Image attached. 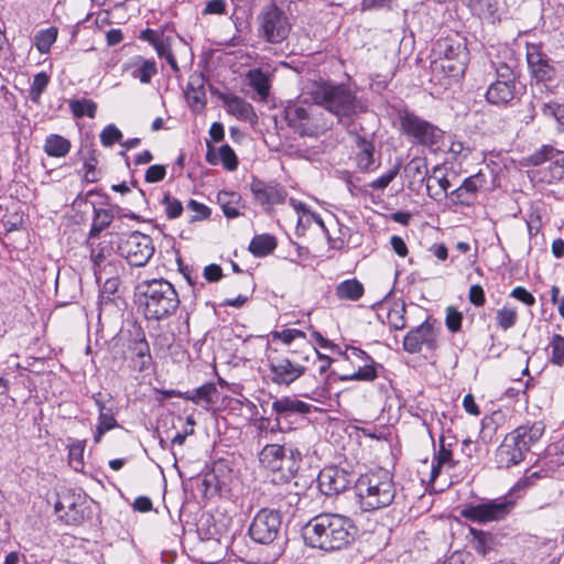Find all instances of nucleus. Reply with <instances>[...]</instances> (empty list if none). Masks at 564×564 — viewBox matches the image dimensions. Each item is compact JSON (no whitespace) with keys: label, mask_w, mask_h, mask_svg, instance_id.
Listing matches in <instances>:
<instances>
[{"label":"nucleus","mask_w":564,"mask_h":564,"mask_svg":"<svg viewBox=\"0 0 564 564\" xmlns=\"http://www.w3.org/2000/svg\"><path fill=\"white\" fill-rule=\"evenodd\" d=\"M355 521L340 513L323 512L302 528L305 545L326 553L348 549L358 536Z\"/></svg>","instance_id":"1"},{"label":"nucleus","mask_w":564,"mask_h":564,"mask_svg":"<svg viewBox=\"0 0 564 564\" xmlns=\"http://www.w3.org/2000/svg\"><path fill=\"white\" fill-rule=\"evenodd\" d=\"M135 291L139 308L147 321L164 322L180 308L181 300L176 289L163 278L141 281Z\"/></svg>","instance_id":"2"},{"label":"nucleus","mask_w":564,"mask_h":564,"mask_svg":"<svg viewBox=\"0 0 564 564\" xmlns=\"http://www.w3.org/2000/svg\"><path fill=\"white\" fill-rule=\"evenodd\" d=\"M315 105L337 117L338 123L349 126L364 111L356 94L345 84L316 83L311 93Z\"/></svg>","instance_id":"3"},{"label":"nucleus","mask_w":564,"mask_h":564,"mask_svg":"<svg viewBox=\"0 0 564 564\" xmlns=\"http://www.w3.org/2000/svg\"><path fill=\"white\" fill-rule=\"evenodd\" d=\"M355 494L364 511L389 507L395 497V486L387 470L378 469L360 475L355 481Z\"/></svg>","instance_id":"4"},{"label":"nucleus","mask_w":564,"mask_h":564,"mask_svg":"<svg viewBox=\"0 0 564 564\" xmlns=\"http://www.w3.org/2000/svg\"><path fill=\"white\" fill-rule=\"evenodd\" d=\"M302 460L301 451L293 444H268L259 453L261 467L270 471L271 481L275 485L293 479Z\"/></svg>","instance_id":"5"},{"label":"nucleus","mask_w":564,"mask_h":564,"mask_svg":"<svg viewBox=\"0 0 564 564\" xmlns=\"http://www.w3.org/2000/svg\"><path fill=\"white\" fill-rule=\"evenodd\" d=\"M525 57L531 82L551 94H558V78L564 65L551 58L541 44L527 43Z\"/></svg>","instance_id":"6"},{"label":"nucleus","mask_w":564,"mask_h":564,"mask_svg":"<svg viewBox=\"0 0 564 564\" xmlns=\"http://www.w3.org/2000/svg\"><path fill=\"white\" fill-rule=\"evenodd\" d=\"M398 120L402 134L412 140L414 144L436 151L444 139V131L432 122L421 118L409 109L398 111Z\"/></svg>","instance_id":"7"},{"label":"nucleus","mask_w":564,"mask_h":564,"mask_svg":"<svg viewBox=\"0 0 564 564\" xmlns=\"http://www.w3.org/2000/svg\"><path fill=\"white\" fill-rule=\"evenodd\" d=\"M440 65L452 77L463 76L469 62V52L464 40L445 37L438 40L433 48Z\"/></svg>","instance_id":"8"},{"label":"nucleus","mask_w":564,"mask_h":564,"mask_svg":"<svg viewBox=\"0 0 564 564\" xmlns=\"http://www.w3.org/2000/svg\"><path fill=\"white\" fill-rule=\"evenodd\" d=\"M291 24L285 12L275 3L264 6L258 15V35L271 44H280L288 39Z\"/></svg>","instance_id":"9"},{"label":"nucleus","mask_w":564,"mask_h":564,"mask_svg":"<svg viewBox=\"0 0 564 564\" xmlns=\"http://www.w3.org/2000/svg\"><path fill=\"white\" fill-rule=\"evenodd\" d=\"M282 514L279 510L262 508L253 517L249 528L250 539L261 545H271L281 535Z\"/></svg>","instance_id":"10"},{"label":"nucleus","mask_w":564,"mask_h":564,"mask_svg":"<svg viewBox=\"0 0 564 564\" xmlns=\"http://www.w3.org/2000/svg\"><path fill=\"white\" fill-rule=\"evenodd\" d=\"M117 249L132 267H144L155 251L152 238L140 231L121 236Z\"/></svg>","instance_id":"11"},{"label":"nucleus","mask_w":564,"mask_h":564,"mask_svg":"<svg viewBox=\"0 0 564 564\" xmlns=\"http://www.w3.org/2000/svg\"><path fill=\"white\" fill-rule=\"evenodd\" d=\"M270 378L278 386H290L301 378L307 367L303 364L302 355L290 351L285 356L269 357Z\"/></svg>","instance_id":"12"},{"label":"nucleus","mask_w":564,"mask_h":564,"mask_svg":"<svg viewBox=\"0 0 564 564\" xmlns=\"http://www.w3.org/2000/svg\"><path fill=\"white\" fill-rule=\"evenodd\" d=\"M513 507L514 501L508 498L489 499L477 505L465 506L460 514L469 521L486 523L505 519Z\"/></svg>","instance_id":"13"},{"label":"nucleus","mask_w":564,"mask_h":564,"mask_svg":"<svg viewBox=\"0 0 564 564\" xmlns=\"http://www.w3.org/2000/svg\"><path fill=\"white\" fill-rule=\"evenodd\" d=\"M314 106L303 101H290L284 107V119L288 126L301 137H315L318 133Z\"/></svg>","instance_id":"14"},{"label":"nucleus","mask_w":564,"mask_h":564,"mask_svg":"<svg viewBox=\"0 0 564 564\" xmlns=\"http://www.w3.org/2000/svg\"><path fill=\"white\" fill-rule=\"evenodd\" d=\"M355 481L352 473L336 465L324 467L317 477L318 488L325 496L338 495Z\"/></svg>","instance_id":"15"},{"label":"nucleus","mask_w":564,"mask_h":564,"mask_svg":"<svg viewBox=\"0 0 564 564\" xmlns=\"http://www.w3.org/2000/svg\"><path fill=\"white\" fill-rule=\"evenodd\" d=\"M490 64L495 70L496 80L519 85L520 59L512 48L508 46L501 47Z\"/></svg>","instance_id":"16"},{"label":"nucleus","mask_w":564,"mask_h":564,"mask_svg":"<svg viewBox=\"0 0 564 564\" xmlns=\"http://www.w3.org/2000/svg\"><path fill=\"white\" fill-rule=\"evenodd\" d=\"M423 346L429 350H434L437 347L436 333L429 319L409 330L403 338V349L409 354L420 352Z\"/></svg>","instance_id":"17"},{"label":"nucleus","mask_w":564,"mask_h":564,"mask_svg":"<svg viewBox=\"0 0 564 564\" xmlns=\"http://www.w3.org/2000/svg\"><path fill=\"white\" fill-rule=\"evenodd\" d=\"M80 496H75L70 491L57 494V499L54 505L55 513L66 524L78 525L85 519V511Z\"/></svg>","instance_id":"18"},{"label":"nucleus","mask_w":564,"mask_h":564,"mask_svg":"<svg viewBox=\"0 0 564 564\" xmlns=\"http://www.w3.org/2000/svg\"><path fill=\"white\" fill-rule=\"evenodd\" d=\"M486 175L478 172L466 177L463 183L451 191L449 199L455 205L471 206L478 197V192L486 184Z\"/></svg>","instance_id":"19"},{"label":"nucleus","mask_w":564,"mask_h":564,"mask_svg":"<svg viewBox=\"0 0 564 564\" xmlns=\"http://www.w3.org/2000/svg\"><path fill=\"white\" fill-rule=\"evenodd\" d=\"M312 405L296 399L295 397H282L275 399L272 402V412L274 413V426L271 427L273 431L275 427L282 430L281 422L289 421L295 415L307 414L311 412Z\"/></svg>","instance_id":"20"},{"label":"nucleus","mask_w":564,"mask_h":564,"mask_svg":"<svg viewBox=\"0 0 564 564\" xmlns=\"http://www.w3.org/2000/svg\"><path fill=\"white\" fill-rule=\"evenodd\" d=\"M250 189L254 199L262 206L282 204L286 197V191L279 183H265L256 176L252 177Z\"/></svg>","instance_id":"21"},{"label":"nucleus","mask_w":564,"mask_h":564,"mask_svg":"<svg viewBox=\"0 0 564 564\" xmlns=\"http://www.w3.org/2000/svg\"><path fill=\"white\" fill-rule=\"evenodd\" d=\"M525 453L527 449H522L521 443L518 440H513V434L510 433L496 452L498 467L509 468L518 465L524 459Z\"/></svg>","instance_id":"22"},{"label":"nucleus","mask_w":564,"mask_h":564,"mask_svg":"<svg viewBox=\"0 0 564 564\" xmlns=\"http://www.w3.org/2000/svg\"><path fill=\"white\" fill-rule=\"evenodd\" d=\"M519 85L500 80L492 82L486 91V100L495 106H511L519 94Z\"/></svg>","instance_id":"23"},{"label":"nucleus","mask_w":564,"mask_h":564,"mask_svg":"<svg viewBox=\"0 0 564 564\" xmlns=\"http://www.w3.org/2000/svg\"><path fill=\"white\" fill-rule=\"evenodd\" d=\"M356 153L355 162L360 172L369 173L375 171L379 164L375 160V144L372 140L364 135L356 134L355 139Z\"/></svg>","instance_id":"24"},{"label":"nucleus","mask_w":564,"mask_h":564,"mask_svg":"<svg viewBox=\"0 0 564 564\" xmlns=\"http://www.w3.org/2000/svg\"><path fill=\"white\" fill-rule=\"evenodd\" d=\"M122 69L123 72H130V75L142 84L151 83V79L158 73L156 62L153 58L147 59L140 55L124 63Z\"/></svg>","instance_id":"25"},{"label":"nucleus","mask_w":564,"mask_h":564,"mask_svg":"<svg viewBox=\"0 0 564 564\" xmlns=\"http://www.w3.org/2000/svg\"><path fill=\"white\" fill-rule=\"evenodd\" d=\"M469 533L471 535L470 546L478 555L484 557H487L490 555V553L496 552L501 545V541L498 534L476 528H469Z\"/></svg>","instance_id":"26"},{"label":"nucleus","mask_w":564,"mask_h":564,"mask_svg":"<svg viewBox=\"0 0 564 564\" xmlns=\"http://www.w3.org/2000/svg\"><path fill=\"white\" fill-rule=\"evenodd\" d=\"M186 101L193 112H200L206 106L205 79L202 75H192L184 91Z\"/></svg>","instance_id":"27"},{"label":"nucleus","mask_w":564,"mask_h":564,"mask_svg":"<svg viewBox=\"0 0 564 564\" xmlns=\"http://www.w3.org/2000/svg\"><path fill=\"white\" fill-rule=\"evenodd\" d=\"M452 186L453 182L449 180L446 169L442 165L434 166L426 182L429 196L434 199L441 195L449 198V189Z\"/></svg>","instance_id":"28"},{"label":"nucleus","mask_w":564,"mask_h":564,"mask_svg":"<svg viewBox=\"0 0 564 564\" xmlns=\"http://www.w3.org/2000/svg\"><path fill=\"white\" fill-rule=\"evenodd\" d=\"M221 99L230 115L251 123L258 120V116L253 109V106L241 97L236 95H227L221 97Z\"/></svg>","instance_id":"29"},{"label":"nucleus","mask_w":564,"mask_h":564,"mask_svg":"<svg viewBox=\"0 0 564 564\" xmlns=\"http://www.w3.org/2000/svg\"><path fill=\"white\" fill-rule=\"evenodd\" d=\"M113 246L110 241H101L98 243L96 249L90 252V259L93 262V270L96 280L99 282L102 274L106 273L107 265H110V258L113 253Z\"/></svg>","instance_id":"30"},{"label":"nucleus","mask_w":564,"mask_h":564,"mask_svg":"<svg viewBox=\"0 0 564 564\" xmlns=\"http://www.w3.org/2000/svg\"><path fill=\"white\" fill-rule=\"evenodd\" d=\"M217 203L220 206L224 215L229 219L239 217L241 215V208H245L242 197L237 192H218Z\"/></svg>","instance_id":"31"},{"label":"nucleus","mask_w":564,"mask_h":564,"mask_svg":"<svg viewBox=\"0 0 564 564\" xmlns=\"http://www.w3.org/2000/svg\"><path fill=\"white\" fill-rule=\"evenodd\" d=\"M545 426L542 422H534L531 425L518 426L513 432V440L521 443L522 449H530V446L543 435Z\"/></svg>","instance_id":"32"},{"label":"nucleus","mask_w":564,"mask_h":564,"mask_svg":"<svg viewBox=\"0 0 564 564\" xmlns=\"http://www.w3.org/2000/svg\"><path fill=\"white\" fill-rule=\"evenodd\" d=\"M184 399L195 404L210 405L217 402L218 390L214 382H206L196 389L185 391Z\"/></svg>","instance_id":"33"},{"label":"nucleus","mask_w":564,"mask_h":564,"mask_svg":"<svg viewBox=\"0 0 564 564\" xmlns=\"http://www.w3.org/2000/svg\"><path fill=\"white\" fill-rule=\"evenodd\" d=\"M77 154L84 161L85 181L88 183L98 182V151L93 147H82Z\"/></svg>","instance_id":"34"},{"label":"nucleus","mask_w":564,"mask_h":564,"mask_svg":"<svg viewBox=\"0 0 564 564\" xmlns=\"http://www.w3.org/2000/svg\"><path fill=\"white\" fill-rule=\"evenodd\" d=\"M70 149V141L61 134L51 133L44 140L43 150L51 158H65Z\"/></svg>","instance_id":"35"},{"label":"nucleus","mask_w":564,"mask_h":564,"mask_svg":"<svg viewBox=\"0 0 564 564\" xmlns=\"http://www.w3.org/2000/svg\"><path fill=\"white\" fill-rule=\"evenodd\" d=\"M365 289L357 279H347L337 284L335 294L339 300L358 301L364 295Z\"/></svg>","instance_id":"36"},{"label":"nucleus","mask_w":564,"mask_h":564,"mask_svg":"<svg viewBox=\"0 0 564 564\" xmlns=\"http://www.w3.org/2000/svg\"><path fill=\"white\" fill-rule=\"evenodd\" d=\"M379 369H383V366L376 362L372 358L368 362H365L364 366L359 367L358 370L350 375L340 376L339 379L341 381H373L378 378Z\"/></svg>","instance_id":"37"},{"label":"nucleus","mask_w":564,"mask_h":564,"mask_svg":"<svg viewBox=\"0 0 564 564\" xmlns=\"http://www.w3.org/2000/svg\"><path fill=\"white\" fill-rule=\"evenodd\" d=\"M276 248V239L269 234L257 235L249 245V251L258 258L265 257Z\"/></svg>","instance_id":"38"},{"label":"nucleus","mask_w":564,"mask_h":564,"mask_svg":"<svg viewBox=\"0 0 564 564\" xmlns=\"http://www.w3.org/2000/svg\"><path fill=\"white\" fill-rule=\"evenodd\" d=\"M113 218L115 215L110 209L94 207L93 223L90 226L88 237L90 239L99 237L101 231L110 226Z\"/></svg>","instance_id":"39"},{"label":"nucleus","mask_w":564,"mask_h":564,"mask_svg":"<svg viewBox=\"0 0 564 564\" xmlns=\"http://www.w3.org/2000/svg\"><path fill=\"white\" fill-rule=\"evenodd\" d=\"M470 10L481 19L495 23L497 17L498 3L496 0H469Z\"/></svg>","instance_id":"40"},{"label":"nucleus","mask_w":564,"mask_h":564,"mask_svg":"<svg viewBox=\"0 0 564 564\" xmlns=\"http://www.w3.org/2000/svg\"><path fill=\"white\" fill-rule=\"evenodd\" d=\"M541 180L546 183H555L564 178V155L558 151V155L546 164L542 170Z\"/></svg>","instance_id":"41"},{"label":"nucleus","mask_w":564,"mask_h":564,"mask_svg":"<svg viewBox=\"0 0 564 564\" xmlns=\"http://www.w3.org/2000/svg\"><path fill=\"white\" fill-rule=\"evenodd\" d=\"M558 151L560 150L553 145L544 144L525 159L527 164L533 166H544L558 155Z\"/></svg>","instance_id":"42"},{"label":"nucleus","mask_w":564,"mask_h":564,"mask_svg":"<svg viewBox=\"0 0 564 564\" xmlns=\"http://www.w3.org/2000/svg\"><path fill=\"white\" fill-rule=\"evenodd\" d=\"M406 177L412 178L415 182L423 183L427 182L429 170L425 159L414 158L404 167Z\"/></svg>","instance_id":"43"},{"label":"nucleus","mask_w":564,"mask_h":564,"mask_svg":"<svg viewBox=\"0 0 564 564\" xmlns=\"http://www.w3.org/2000/svg\"><path fill=\"white\" fill-rule=\"evenodd\" d=\"M249 85L257 91V94L265 99L270 91L269 78L265 73L260 68L251 69L248 73Z\"/></svg>","instance_id":"44"},{"label":"nucleus","mask_w":564,"mask_h":564,"mask_svg":"<svg viewBox=\"0 0 564 564\" xmlns=\"http://www.w3.org/2000/svg\"><path fill=\"white\" fill-rule=\"evenodd\" d=\"M119 286L120 279L118 276L107 278L100 289L99 304L107 305L115 303L116 300L120 297L118 295Z\"/></svg>","instance_id":"45"},{"label":"nucleus","mask_w":564,"mask_h":564,"mask_svg":"<svg viewBox=\"0 0 564 564\" xmlns=\"http://www.w3.org/2000/svg\"><path fill=\"white\" fill-rule=\"evenodd\" d=\"M69 109L75 118H95L97 105L90 99H74L69 101Z\"/></svg>","instance_id":"46"},{"label":"nucleus","mask_w":564,"mask_h":564,"mask_svg":"<svg viewBox=\"0 0 564 564\" xmlns=\"http://www.w3.org/2000/svg\"><path fill=\"white\" fill-rule=\"evenodd\" d=\"M48 84L50 75L46 72L35 74L29 90V99L34 104H40L41 96L46 90Z\"/></svg>","instance_id":"47"},{"label":"nucleus","mask_w":564,"mask_h":564,"mask_svg":"<svg viewBox=\"0 0 564 564\" xmlns=\"http://www.w3.org/2000/svg\"><path fill=\"white\" fill-rule=\"evenodd\" d=\"M551 354L549 362L551 365L563 367L564 366V336L554 334L549 344Z\"/></svg>","instance_id":"48"},{"label":"nucleus","mask_w":564,"mask_h":564,"mask_svg":"<svg viewBox=\"0 0 564 564\" xmlns=\"http://www.w3.org/2000/svg\"><path fill=\"white\" fill-rule=\"evenodd\" d=\"M131 349L134 351L135 358H145L147 362H153L150 352V345L145 338L144 332L140 327Z\"/></svg>","instance_id":"49"},{"label":"nucleus","mask_w":564,"mask_h":564,"mask_svg":"<svg viewBox=\"0 0 564 564\" xmlns=\"http://www.w3.org/2000/svg\"><path fill=\"white\" fill-rule=\"evenodd\" d=\"M56 37H57V30L55 28H50V29L40 31L35 35L36 48L43 54L48 53L51 50V46L56 41Z\"/></svg>","instance_id":"50"},{"label":"nucleus","mask_w":564,"mask_h":564,"mask_svg":"<svg viewBox=\"0 0 564 564\" xmlns=\"http://www.w3.org/2000/svg\"><path fill=\"white\" fill-rule=\"evenodd\" d=\"M161 204L164 206V212L169 219L178 218L184 210L181 200L171 196L170 193L164 194Z\"/></svg>","instance_id":"51"},{"label":"nucleus","mask_w":564,"mask_h":564,"mask_svg":"<svg viewBox=\"0 0 564 564\" xmlns=\"http://www.w3.org/2000/svg\"><path fill=\"white\" fill-rule=\"evenodd\" d=\"M541 112L545 118L553 119L564 127V105L555 101L544 102L541 106Z\"/></svg>","instance_id":"52"},{"label":"nucleus","mask_w":564,"mask_h":564,"mask_svg":"<svg viewBox=\"0 0 564 564\" xmlns=\"http://www.w3.org/2000/svg\"><path fill=\"white\" fill-rule=\"evenodd\" d=\"M496 319L498 326L501 329L507 330L516 325L518 321V312L516 308L505 306L497 311Z\"/></svg>","instance_id":"53"},{"label":"nucleus","mask_w":564,"mask_h":564,"mask_svg":"<svg viewBox=\"0 0 564 564\" xmlns=\"http://www.w3.org/2000/svg\"><path fill=\"white\" fill-rule=\"evenodd\" d=\"M163 31H155L152 29H145L141 31L139 39L150 43L156 51L158 55H163L164 41L162 39Z\"/></svg>","instance_id":"54"},{"label":"nucleus","mask_w":564,"mask_h":564,"mask_svg":"<svg viewBox=\"0 0 564 564\" xmlns=\"http://www.w3.org/2000/svg\"><path fill=\"white\" fill-rule=\"evenodd\" d=\"M401 162L399 161L393 167L387 171L384 174L379 176L369 183V187L376 191H382L397 177L400 172Z\"/></svg>","instance_id":"55"},{"label":"nucleus","mask_w":564,"mask_h":564,"mask_svg":"<svg viewBox=\"0 0 564 564\" xmlns=\"http://www.w3.org/2000/svg\"><path fill=\"white\" fill-rule=\"evenodd\" d=\"M68 464L76 471H82L84 468V446L80 443L68 447Z\"/></svg>","instance_id":"56"},{"label":"nucleus","mask_w":564,"mask_h":564,"mask_svg":"<svg viewBox=\"0 0 564 564\" xmlns=\"http://www.w3.org/2000/svg\"><path fill=\"white\" fill-rule=\"evenodd\" d=\"M444 443L445 440H438V451L434 453L433 458L438 464H446L448 467L454 468L457 466V462L454 459L453 448L447 447Z\"/></svg>","instance_id":"57"},{"label":"nucleus","mask_w":564,"mask_h":564,"mask_svg":"<svg viewBox=\"0 0 564 564\" xmlns=\"http://www.w3.org/2000/svg\"><path fill=\"white\" fill-rule=\"evenodd\" d=\"M498 425L494 419V416L486 415L481 420V429L479 432V438L484 443H490L494 440V436L496 435Z\"/></svg>","instance_id":"58"},{"label":"nucleus","mask_w":564,"mask_h":564,"mask_svg":"<svg viewBox=\"0 0 564 564\" xmlns=\"http://www.w3.org/2000/svg\"><path fill=\"white\" fill-rule=\"evenodd\" d=\"M122 132L112 123L106 126L100 133V142L104 147H111L121 142Z\"/></svg>","instance_id":"59"},{"label":"nucleus","mask_w":564,"mask_h":564,"mask_svg":"<svg viewBox=\"0 0 564 564\" xmlns=\"http://www.w3.org/2000/svg\"><path fill=\"white\" fill-rule=\"evenodd\" d=\"M187 208L195 213V215L191 217L189 223H196L208 219L212 215V210L208 206L195 199L188 200Z\"/></svg>","instance_id":"60"},{"label":"nucleus","mask_w":564,"mask_h":564,"mask_svg":"<svg viewBox=\"0 0 564 564\" xmlns=\"http://www.w3.org/2000/svg\"><path fill=\"white\" fill-rule=\"evenodd\" d=\"M463 314L453 306L446 308L445 325L451 333H457L462 328Z\"/></svg>","instance_id":"61"},{"label":"nucleus","mask_w":564,"mask_h":564,"mask_svg":"<svg viewBox=\"0 0 564 564\" xmlns=\"http://www.w3.org/2000/svg\"><path fill=\"white\" fill-rule=\"evenodd\" d=\"M219 158L226 170L235 171L237 169L238 158L235 151L228 144H224L219 148Z\"/></svg>","instance_id":"62"},{"label":"nucleus","mask_w":564,"mask_h":564,"mask_svg":"<svg viewBox=\"0 0 564 564\" xmlns=\"http://www.w3.org/2000/svg\"><path fill=\"white\" fill-rule=\"evenodd\" d=\"M397 0H361V12L391 10Z\"/></svg>","instance_id":"63"},{"label":"nucleus","mask_w":564,"mask_h":564,"mask_svg":"<svg viewBox=\"0 0 564 564\" xmlns=\"http://www.w3.org/2000/svg\"><path fill=\"white\" fill-rule=\"evenodd\" d=\"M405 305L402 304L401 310H392L389 312V322L390 326L395 330H402L406 327V322L404 317Z\"/></svg>","instance_id":"64"}]
</instances>
